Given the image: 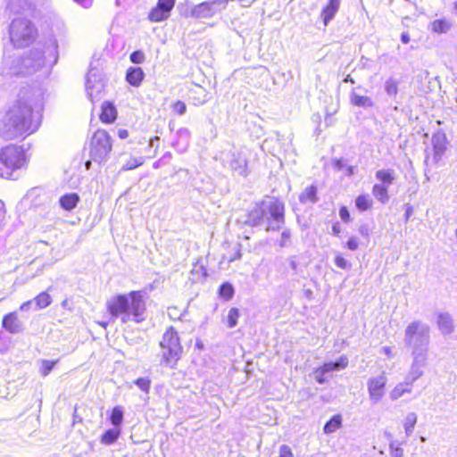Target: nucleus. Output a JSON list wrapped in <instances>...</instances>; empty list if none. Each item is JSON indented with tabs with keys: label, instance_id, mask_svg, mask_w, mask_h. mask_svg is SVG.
<instances>
[{
	"label": "nucleus",
	"instance_id": "nucleus-1",
	"mask_svg": "<svg viewBox=\"0 0 457 457\" xmlns=\"http://www.w3.org/2000/svg\"><path fill=\"white\" fill-rule=\"evenodd\" d=\"M38 126V122L33 120L31 104L19 98L7 112L0 135L6 140H12L35 132Z\"/></svg>",
	"mask_w": 457,
	"mask_h": 457
},
{
	"label": "nucleus",
	"instance_id": "nucleus-2",
	"mask_svg": "<svg viewBox=\"0 0 457 457\" xmlns=\"http://www.w3.org/2000/svg\"><path fill=\"white\" fill-rule=\"evenodd\" d=\"M244 222L251 227L266 225L267 231H278L285 224V204L275 197L264 200L248 212Z\"/></svg>",
	"mask_w": 457,
	"mask_h": 457
},
{
	"label": "nucleus",
	"instance_id": "nucleus-3",
	"mask_svg": "<svg viewBox=\"0 0 457 457\" xmlns=\"http://www.w3.org/2000/svg\"><path fill=\"white\" fill-rule=\"evenodd\" d=\"M106 307L112 319L120 318L124 324L130 320L139 323L145 319V302L142 291L115 295L106 302Z\"/></svg>",
	"mask_w": 457,
	"mask_h": 457
},
{
	"label": "nucleus",
	"instance_id": "nucleus-4",
	"mask_svg": "<svg viewBox=\"0 0 457 457\" xmlns=\"http://www.w3.org/2000/svg\"><path fill=\"white\" fill-rule=\"evenodd\" d=\"M403 343L411 351H428L430 327L421 320L411 321L404 330Z\"/></svg>",
	"mask_w": 457,
	"mask_h": 457
},
{
	"label": "nucleus",
	"instance_id": "nucleus-5",
	"mask_svg": "<svg viewBox=\"0 0 457 457\" xmlns=\"http://www.w3.org/2000/svg\"><path fill=\"white\" fill-rule=\"evenodd\" d=\"M9 36L14 47L24 48L36 40L37 29L30 20L20 17L12 21Z\"/></svg>",
	"mask_w": 457,
	"mask_h": 457
},
{
	"label": "nucleus",
	"instance_id": "nucleus-6",
	"mask_svg": "<svg viewBox=\"0 0 457 457\" xmlns=\"http://www.w3.org/2000/svg\"><path fill=\"white\" fill-rule=\"evenodd\" d=\"M161 364L174 368L181 357L182 346L178 332L173 327H170L162 336L160 342Z\"/></svg>",
	"mask_w": 457,
	"mask_h": 457
},
{
	"label": "nucleus",
	"instance_id": "nucleus-7",
	"mask_svg": "<svg viewBox=\"0 0 457 457\" xmlns=\"http://www.w3.org/2000/svg\"><path fill=\"white\" fill-rule=\"evenodd\" d=\"M0 162L5 167L4 172H0L3 178H10L12 172L21 169L26 163L23 149L13 145H7L0 151Z\"/></svg>",
	"mask_w": 457,
	"mask_h": 457
},
{
	"label": "nucleus",
	"instance_id": "nucleus-8",
	"mask_svg": "<svg viewBox=\"0 0 457 457\" xmlns=\"http://www.w3.org/2000/svg\"><path fill=\"white\" fill-rule=\"evenodd\" d=\"M112 141L108 133L104 129L96 130L90 142V156L98 163L105 162L112 151Z\"/></svg>",
	"mask_w": 457,
	"mask_h": 457
},
{
	"label": "nucleus",
	"instance_id": "nucleus-9",
	"mask_svg": "<svg viewBox=\"0 0 457 457\" xmlns=\"http://www.w3.org/2000/svg\"><path fill=\"white\" fill-rule=\"evenodd\" d=\"M104 88V83L100 71L96 68H91L86 79V91L92 103L101 98Z\"/></svg>",
	"mask_w": 457,
	"mask_h": 457
},
{
	"label": "nucleus",
	"instance_id": "nucleus-10",
	"mask_svg": "<svg viewBox=\"0 0 457 457\" xmlns=\"http://www.w3.org/2000/svg\"><path fill=\"white\" fill-rule=\"evenodd\" d=\"M227 0H210L195 5L191 10V16L196 19L212 18L224 8Z\"/></svg>",
	"mask_w": 457,
	"mask_h": 457
},
{
	"label": "nucleus",
	"instance_id": "nucleus-11",
	"mask_svg": "<svg viewBox=\"0 0 457 457\" xmlns=\"http://www.w3.org/2000/svg\"><path fill=\"white\" fill-rule=\"evenodd\" d=\"M222 162L224 165L228 164L235 174L241 177L248 175L247 160L243 153L229 151L223 154Z\"/></svg>",
	"mask_w": 457,
	"mask_h": 457
},
{
	"label": "nucleus",
	"instance_id": "nucleus-12",
	"mask_svg": "<svg viewBox=\"0 0 457 457\" xmlns=\"http://www.w3.org/2000/svg\"><path fill=\"white\" fill-rule=\"evenodd\" d=\"M446 136L442 130H437L432 135L431 144H432V152L433 155L430 157L429 151H426V158L425 163L428 164V162H431L434 164H437L439 161L442 159L445 150H446Z\"/></svg>",
	"mask_w": 457,
	"mask_h": 457
},
{
	"label": "nucleus",
	"instance_id": "nucleus-13",
	"mask_svg": "<svg viewBox=\"0 0 457 457\" xmlns=\"http://www.w3.org/2000/svg\"><path fill=\"white\" fill-rule=\"evenodd\" d=\"M46 50L42 51L37 48H34L30 51L29 55L33 60H35V68H40L46 64V54H49L54 58L53 61H51L52 64L56 63L57 62V43L55 40H50L47 45L45 46Z\"/></svg>",
	"mask_w": 457,
	"mask_h": 457
},
{
	"label": "nucleus",
	"instance_id": "nucleus-14",
	"mask_svg": "<svg viewBox=\"0 0 457 457\" xmlns=\"http://www.w3.org/2000/svg\"><path fill=\"white\" fill-rule=\"evenodd\" d=\"M387 378L384 373L370 378L367 382L370 400L373 404L381 401L385 395V388Z\"/></svg>",
	"mask_w": 457,
	"mask_h": 457
},
{
	"label": "nucleus",
	"instance_id": "nucleus-15",
	"mask_svg": "<svg viewBox=\"0 0 457 457\" xmlns=\"http://www.w3.org/2000/svg\"><path fill=\"white\" fill-rule=\"evenodd\" d=\"M47 0H9L7 8L13 13H33Z\"/></svg>",
	"mask_w": 457,
	"mask_h": 457
},
{
	"label": "nucleus",
	"instance_id": "nucleus-16",
	"mask_svg": "<svg viewBox=\"0 0 457 457\" xmlns=\"http://www.w3.org/2000/svg\"><path fill=\"white\" fill-rule=\"evenodd\" d=\"M174 4L175 0H158L156 7L149 12V20L151 21L158 22L167 19L170 16Z\"/></svg>",
	"mask_w": 457,
	"mask_h": 457
},
{
	"label": "nucleus",
	"instance_id": "nucleus-17",
	"mask_svg": "<svg viewBox=\"0 0 457 457\" xmlns=\"http://www.w3.org/2000/svg\"><path fill=\"white\" fill-rule=\"evenodd\" d=\"M2 327L11 334H19L24 330V326L19 320L16 312H9L4 316Z\"/></svg>",
	"mask_w": 457,
	"mask_h": 457
},
{
	"label": "nucleus",
	"instance_id": "nucleus-18",
	"mask_svg": "<svg viewBox=\"0 0 457 457\" xmlns=\"http://www.w3.org/2000/svg\"><path fill=\"white\" fill-rule=\"evenodd\" d=\"M176 140L172 142V147L179 153H185L190 144V131L188 129L181 128L176 133Z\"/></svg>",
	"mask_w": 457,
	"mask_h": 457
},
{
	"label": "nucleus",
	"instance_id": "nucleus-19",
	"mask_svg": "<svg viewBox=\"0 0 457 457\" xmlns=\"http://www.w3.org/2000/svg\"><path fill=\"white\" fill-rule=\"evenodd\" d=\"M437 327L443 335H450L454 330L453 320L448 312H441L437 316Z\"/></svg>",
	"mask_w": 457,
	"mask_h": 457
},
{
	"label": "nucleus",
	"instance_id": "nucleus-20",
	"mask_svg": "<svg viewBox=\"0 0 457 457\" xmlns=\"http://www.w3.org/2000/svg\"><path fill=\"white\" fill-rule=\"evenodd\" d=\"M340 6V0H329L328 4L322 9L321 18L325 26L335 17Z\"/></svg>",
	"mask_w": 457,
	"mask_h": 457
},
{
	"label": "nucleus",
	"instance_id": "nucleus-21",
	"mask_svg": "<svg viewBox=\"0 0 457 457\" xmlns=\"http://www.w3.org/2000/svg\"><path fill=\"white\" fill-rule=\"evenodd\" d=\"M145 78L140 67H129L126 72V80L133 87H139Z\"/></svg>",
	"mask_w": 457,
	"mask_h": 457
},
{
	"label": "nucleus",
	"instance_id": "nucleus-22",
	"mask_svg": "<svg viewBox=\"0 0 457 457\" xmlns=\"http://www.w3.org/2000/svg\"><path fill=\"white\" fill-rule=\"evenodd\" d=\"M411 366L424 369L428 366V351H411Z\"/></svg>",
	"mask_w": 457,
	"mask_h": 457
},
{
	"label": "nucleus",
	"instance_id": "nucleus-23",
	"mask_svg": "<svg viewBox=\"0 0 457 457\" xmlns=\"http://www.w3.org/2000/svg\"><path fill=\"white\" fill-rule=\"evenodd\" d=\"M117 111L113 104L105 102L102 105L100 120L105 123H112L116 120Z\"/></svg>",
	"mask_w": 457,
	"mask_h": 457
},
{
	"label": "nucleus",
	"instance_id": "nucleus-24",
	"mask_svg": "<svg viewBox=\"0 0 457 457\" xmlns=\"http://www.w3.org/2000/svg\"><path fill=\"white\" fill-rule=\"evenodd\" d=\"M376 179L381 183L379 185H385L386 187L391 186L395 179V172L394 170H378L376 171Z\"/></svg>",
	"mask_w": 457,
	"mask_h": 457
},
{
	"label": "nucleus",
	"instance_id": "nucleus-25",
	"mask_svg": "<svg viewBox=\"0 0 457 457\" xmlns=\"http://www.w3.org/2000/svg\"><path fill=\"white\" fill-rule=\"evenodd\" d=\"M79 202V196L76 193L66 194L60 200V205L66 211L73 210Z\"/></svg>",
	"mask_w": 457,
	"mask_h": 457
},
{
	"label": "nucleus",
	"instance_id": "nucleus-26",
	"mask_svg": "<svg viewBox=\"0 0 457 457\" xmlns=\"http://www.w3.org/2000/svg\"><path fill=\"white\" fill-rule=\"evenodd\" d=\"M412 391V386L410 385L405 379L403 382L397 384L390 392V398L395 401L403 396L405 394H410Z\"/></svg>",
	"mask_w": 457,
	"mask_h": 457
},
{
	"label": "nucleus",
	"instance_id": "nucleus-27",
	"mask_svg": "<svg viewBox=\"0 0 457 457\" xmlns=\"http://www.w3.org/2000/svg\"><path fill=\"white\" fill-rule=\"evenodd\" d=\"M350 101L353 105L363 108L372 107L374 104L370 97L360 96L354 90L350 94Z\"/></svg>",
	"mask_w": 457,
	"mask_h": 457
},
{
	"label": "nucleus",
	"instance_id": "nucleus-28",
	"mask_svg": "<svg viewBox=\"0 0 457 457\" xmlns=\"http://www.w3.org/2000/svg\"><path fill=\"white\" fill-rule=\"evenodd\" d=\"M347 365H348V358L345 355H342L336 361L326 362L322 366H323V370H325L326 372L328 373L331 371L344 370L347 367Z\"/></svg>",
	"mask_w": 457,
	"mask_h": 457
},
{
	"label": "nucleus",
	"instance_id": "nucleus-29",
	"mask_svg": "<svg viewBox=\"0 0 457 457\" xmlns=\"http://www.w3.org/2000/svg\"><path fill=\"white\" fill-rule=\"evenodd\" d=\"M299 201L302 204H315L318 201L317 197V187L312 185L304 189V191L299 195Z\"/></svg>",
	"mask_w": 457,
	"mask_h": 457
},
{
	"label": "nucleus",
	"instance_id": "nucleus-30",
	"mask_svg": "<svg viewBox=\"0 0 457 457\" xmlns=\"http://www.w3.org/2000/svg\"><path fill=\"white\" fill-rule=\"evenodd\" d=\"M372 195L381 204H386L389 201L388 187L385 185L375 184L372 187Z\"/></svg>",
	"mask_w": 457,
	"mask_h": 457
},
{
	"label": "nucleus",
	"instance_id": "nucleus-31",
	"mask_svg": "<svg viewBox=\"0 0 457 457\" xmlns=\"http://www.w3.org/2000/svg\"><path fill=\"white\" fill-rule=\"evenodd\" d=\"M342 426V416L340 414L334 415L328 421L326 422L323 428L325 434H331L337 430Z\"/></svg>",
	"mask_w": 457,
	"mask_h": 457
},
{
	"label": "nucleus",
	"instance_id": "nucleus-32",
	"mask_svg": "<svg viewBox=\"0 0 457 457\" xmlns=\"http://www.w3.org/2000/svg\"><path fill=\"white\" fill-rule=\"evenodd\" d=\"M452 27V23L445 19L435 20L431 23V29L436 33H446Z\"/></svg>",
	"mask_w": 457,
	"mask_h": 457
},
{
	"label": "nucleus",
	"instance_id": "nucleus-33",
	"mask_svg": "<svg viewBox=\"0 0 457 457\" xmlns=\"http://www.w3.org/2000/svg\"><path fill=\"white\" fill-rule=\"evenodd\" d=\"M33 301L35 303V310H37L49 306L52 303V298L46 292H42L37 295Z\"/></svg>",
	"mask_w": 457,
	"mask_h": 457
},
{
	"label": "nucleus",
	"instance_id": "nucleus-34",
	"mask_svg": "<svg viewBox=\"0 0 457 457\" xmlns=\"http://www.w3.org/2000/svg\"><path fill=\"white\" fill-rule=\"evenodd\" d=\"M417 423V415L414 412H409L404 419V431L407 436H410L413 431Z\"/></svg>",
	"mask_w": 457,
	"mask_h": 457
},
{
	"label": "nucleus",
	"instance_id": "nucleus-35",
	"mask_svg": "<svg viewBox=\"0 0 457 457\" xmlns=\"http://www.w3.org/2000/svg\"><path fill=\"white\" fill-rule=\"evenodd\" d=\"M372 199L369 195H360L355 199V205L361 212H364L371 208Z\"/></svg>",
	"mask_w": 457,
	"mask_h": 457
},
{
	"label": "nucleus",
	"instance_id": "nucleus-36",
	"mask_svg": "<svg viewBox=\"0 0 457 457\" xmlns=\"http://www.w3.org/2000/svg\"><path fill=\"white\" fill-rule=\"evenodd\" d=\"M120 432L119 428H110L106 430L101 437V442L104 445L113 444L118 439Z\"/></svg>",
	"mask_w": 457,
	"mask_h": 457
},
{
	"label": "nucleus",
	"instance_id": "nucleus-37",
	"mask_svg": "<svg viewBox=\"0 0 457 457\" xmlns=\"http://www.w3.org/2000/svg\"><path fill=\"white\" fill-rule=\"evenodd\" d=\"M424 369L410 366L408 374L405 377V380L411 386L413 383L420 378L424 375Z\"/></svg>",
	"mask_w": 457,
	"mask_h": 457
},
{
	"label": "nucleus",
	"instance_id": "nucleus-38",
	"mask_svg": "<svg viewBox=\"0 0 457 457\" xmlns=\"http://www.w3.org/2000/svg\"><path fill=\"white\" fill-rule=\"evenodd\" d=\"M398 85L399 82L394 79L389 78L385 82V91L390 97H395L398 94Z\"/></svg>",
	"mask_w": 457,
	"mask_h": 457
},
{
	"label": "nucleus",
	"instance_id": "nucleus-39",
	"mask_svg": "<svg viewBox=\"0 0 457 457\" xmlns=\"http://www.w3.org/2000/svg\"><path fill=\"white\" fill-rule=\"evenodd\" d=\"M234 287L230 283L225 282L220 286L219 295L225 301L230 300L234 296Z\"/></svg>",
	"mask_w": 457,
	"mask_h": 457
},
{
	"label": "nucleus",
	"instance_id": "nucleus-40",
	"mask_svg": "<svg viewBox=\"0 0 457 457\" xmlns=\"http://www.w3.org/2000/svg\"><path fill=\"white\" fill-rule=\"evenodd\" d=\"M144 158L143 157H130L123 165L121 170H133L144 163Z\"/></svg>",
	"mask_w": 457,
	"mask_h": 457
},
{
	"label": "nucleus",
	"instance_id": "nucleus-41",
	"mask_svg": "<svg viewBox=\"0 0 457 457\" xmlns=\"http://www.w3.org/2000/svg\"><path fill=\"white\" fill-rule=\"evenodd\" d=\"M110 420L112 424L115 427L121 424L123 420V411L120 407L117 406L112 409Z\"/></svg>",
	"mask_w": 457,
	"mask_h": 457
},
{
	"label": "nucleus",
	"instance_id": "nucleus-42",
	"mask_svg": "<svg viewBox=\"0 0 457 457\" xmlns=\"http://www.w3.org/2000/svg\"><path fill=\"white\" fill-rule=\"evenodd\" d=\"M240 316V312L237 308L233 307L228 313V327L232 328L237 325V320Z\"/></svg>",
	"mask_w": 457,
	"mask_h": 457
},
{
	"label": "nucleus",
	"instance_id": "nucleus-43",
	"mask_svg": "<svg viewBox=\"0 0 457 457\" xmlns=\"http://www.w3.org/2000/svg\"><path fill=\"white\" fill-rule=\"evenodd\" d=\"M391 457H403V449L402 443L391 441L389 444Z\"/></svg>",
	"mask_w": 457,
	"mask_h": 457
},
{
	"label": "nucleus",
	"instance_id": "nucleus-44",
	"mask_svg": "<svg viewBox=\"0 0 457 457\" xmlns=\"http://www.w3.org/2000/svg\"><path fill=\"white\" fill-rule=\"evenodd\" d=\"M56 361H48V360H43L42 361V366L40 368V373L43 377H46L54 369Z\"/></svg>",
	"mask_w": 457,
	"mask_h": 457
},
{
	"label": "nucleus",
	"instance_id": "nucleus-45",
	"mask_svg": "<svg viewBox=\"0 0 457 457\" xmlns=\"http://www.w3.org/2000/svg\"><path fill=\"white\" fill-rule=\"evenodd\" d=\"M129 60L135 64H141L145 62V56L143 51L137 50L130 54Z\"/></svg>",
	"mask_w": 457,
	"mask_h": 457
},
{
	"label": "nucleus",
	"instance_id": "nucleus-46",
	"mask_svg": "<svg viewBox=\"0 0 457 457\" xmlns=\"http://www.w3.org/2000/svg\"><path fill=\"white\" fill-rule=\"evenodd\" d=\"M135 384L144 392L148 393L151 386V380L147 378H139Z\"/></svg>",
	"mask_w": 457,
	"mask_h": 457
},
{
	"label": "nucleus",
	"instance_id": "nucleus-47",
	"mask_svg": "<svg viewBox=\"0 0 457 457\" xmlns=\"http://www.w3.org/2000/svg\"><path fill=\"white\" fill-rule=\"evenodd\" d=\"M291 241V230L289 228H284L281 233V238L279 241L280 247H286Z\"/></svg>",
	"mask_w": 457,
	"mask_h": 457
},
{
	"label": "nucleus",
	"instance_id": "nucleus-48",
	"mask_svg": "<svg viewBox=\"0 0 457 457\" xmlns=\"http://www.w3.org/2000/svg\"><path fill=\"white\" fill-rule=\"evenodd\" d=\"M328 372H326L325 370H323V366L316 369L314 370V378H315V380L319 383V384H324L326 381H327V377H326V374Z\"/></svg>",
	"mask_w": 457,
	"mask_h": 457
},
{
	"label": "nucleus",
	"instance_id": "nucleus-49",
	"mask_svg": "<svg viewBox=\"0 0 457 457\" xmlns=\"http://www.w3.org/2000/svg\"><path fill=\"white\" fill-rule=\"evenodd\" d=\"M172 110L178 114L183 115L187 112V105L184 102L179 100L172 104Z\"/></svg>",
	"mask_w": 457,
	"mask_h": 457
},
{
	"label": "nucleus",
	"instance_id": "nucleus-50",
	"mask_svg": "<svg viewBox=\"0 0 457 457\" xmlns=\"http://www.w3.org/2000/svg\"><path fill=\"white\" fill-rule=\"evenodd\" d=\"M335 263L338 268L348 270L351 265L347 260H345L343 256L337 255L335 258Z\"/></svg>",
	"mask_w": 457,
	"mask_h": 457
},
{
	"label": "nucleus",
	"instance_id": "nucleus-51",
	"mask_svg": "<svg viewBox=\"0 0 457 457\" xmlns=\"http://www.w3.org/2000/svg\"><path fill=\"white\" fill-rule=\"evenodd\" d=\"M339 216L341 220L345 222H348L350 220V212L345 206H342L339 210Z\"/></svg>",
	"mask_w": 457,
	"mask_h": 457
},
{
	"label": "nucleus",
	"instance_id": "nucleus-52",
	"mask_svg": "<svg viewBox=\"0 0 457 457\" xmlns=\"http://www.w3.org/2000/svg\"><path fill=\"white\" fill-rule=\"evenodd\" d=\"M334 168L337 170H343L347 166L345 162L343 159H337L334 161Z\"/></svg>",
	"mask_w": 457,
	"mask_h": 457
},
{
	"label": "nucleus",
	"instance_id": "nucleus-53",
	"mask_svg": "<svg viewBox=\"0 0 457 457\" xmlns=\"http://www.w3.org/2000/svg\"><path fill=\"white\" fill-rule=\"evenodd\" d=\"M359 246V244H358V240L356 237H353L351 238H349V240L347 241V247L352 250V251H355Z\"/></svg>",
	"mask_w": 457,
	"mask_h": 457
},
{
	"label": "nucleus",
	"instance_id": "nucleus-54",
	"mask_svg": "<svg viewBox=\"0 0 457 457\" xmlns=\"http://www.w3.org/2000/svg\"><path fill=\"white\" fill-rule=\"evenodd\" d=\"M35 304L34 303V301L33 299L32 300H29L27 302H24L21 306H20V310L21 312H28L29 311L31 308H32V305Z\"/></svg>",
	"mask_w": 457,
	"mask_h": 457
},
{
	"label": "nucleus",
	"instance_id": "nucleus-55",
	"mask_svg": "<svg viewBox=\"0 0 457 457\" xmlns=\"http://www.w3.org/2000/svg\"><path fill=\"white\" fill-rule=\"evenodd\" d=\"M235 250H236L235 255L228 258V262H232L241 258L240 245H236Z\"/></svg>",
	"mask_w": 457,
	"mask_h": 457
},
{
	"label": "nucleus",
	"instance_id": "nucleus-56",
	"mask_svg": "<svg viewBox=\"0 0 457 457\" xmlns=\"http://www.w3.org/2000/svg\"><path fill=\"white\" fill-rule=\"evenodd\" d=\"M358 230H359V233L362 237H369L370 228H369L368 225H366V224L361 225Z\"/></svg>",
	"mask_w": 457,
	"mask_h": 457
},
{
	"label": "nucleus",
	"instance_id": "nucleus-57",
	"mask_svg": "<svg viewBox=\"0 0 457 457\" xmlns=\"http://www.w3.org/2000/svg\"><path fill=\"white\" fill-rule=\"evenodd\" d=\"M412 212H413L412 206L407 205L406 210H405V213H404V220H405V222H407L409 220V219L412 215Z\"/></svg>",
	"mask_w": 457,
	"mask_h": 457
},
{
	"label": "nucleus",
	"instance_id": "nucleus-58",
	"mask_svg": "<svg viewBox=\"0 0 457 457\" xmlns=\"http://www.w3.org/2000/svg\"><path fill=\"white\" fill-rule=\"evenodd\" d=\"M288 262H289V266L291 267V269L295 271L297 270V268H298V263L296 262V261L295 260L294 257H290L288 259Z\"/></svg>",
	"mask_w": 457,
	"mask_h": 457
},
{
	"label": "nucleus",
	"instance_id": "nucleus-59",
	"mask_svg": "<svg viewBox=\"0 0 457 457\" xmlns=\"http://www.w3.org/2000/svg\"><path fill=\"white\" fill-rule=\"evenodd\" d=\"M199 90H200L202 93H204V94H203V98H201V99H197V103H195V104H204V103H206V101H207V98H206V96H207V95L204 93V88L199 87Z\"/></svg>",
	"mask_w": 457,
	"mask_h": 457
},
{
	"label": "nucleus",
	"instance_id": "nucleus-60",
	"mask_svg": "<svg viewBox=\"0 0 457 457\" xmlns=\"http://www.w3.org/2000/svg\"><path fill=\"white\" fill-rule=\"evenodd\" d=\"M411 38H410V35L408 32H403L402 35H401V41L403 43V44H408L410 42Z\"/></svg>",
	"mask_w": 457,
	"mask_h": 457
},
{
	"label": "nucleus",
	"instance_id": "nucleus-61",
	"mask_svg": "<svg viewBox=\"0 0 457 457\" xmlns=\"http://www.w3.org/2000/svg\"><path fill=\"white\" fill-rule=\"evenodd\" d=\"M159 141H160L159 137H154L151 138L150 142H149V146L150 147H154V146L158 147Z\"/></svg>",
	"mask_w": 457,
	"mask_h": 457
},
{
	"label": "nucleus",
	"instance_id": "nucleus-62",
	"mask_svg": "<svg viewBox=\"0 0 457 457\" xmlns=\"http://www.w3.org/2000/svg\"><path fill=\"white\" fill-rule=\"evenodd\" d=\"M118 136L121 139H125L129 137V131L127 129H119Z\"/></svg>",
	"mask_w": 457,
	"mask_h": 457
},
{
	"label": "nucleus",
	"instance_id": "nucleus-63",
	"mask_svg": "<svg viewBox=\"0 0 457 457\" xmlns=\"http://www.w3.org/2000/svg\"><path fill=\"white\" fill-rule=\"evenodd\" d=\"M382 352L388 357L391 358L393 356L392 354V349L389 346H384L382 348Z\"/></svg>",
	"mask_w": 457,
	"mask_h": 457
},
{
	"label": "nucleus",
	"instance_id": "nucleus-64",
	"mask_svg": "<svg viewBox=\"0 0 457 457\" xmlns=\"http://www.w3.org/2000/svg\"><path fill=\"white\" fill-rule=\"evenodd\" d=\"M332 232L336 236H337L341 232L340 226L338 223H336L332 226Z\"/></svg>",
	"mask_w": 457,
	"mask_h": 457
}]
</instances>
